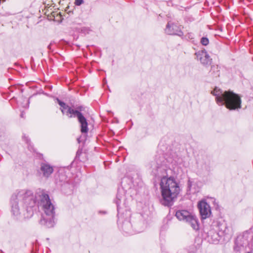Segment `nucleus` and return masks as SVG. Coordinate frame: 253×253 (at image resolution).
<instances>
[{
    "instance_id": "obj_1",
    "label": "nucleus",
    "mask_w": 253,
    "mask_h": 253,
    "mask_svg": "<svg viewBox=\"0 0 253 253\" xmlns=\"http://www.w3.org/2000/svg\"><path fill=\"white\" fill-rule=\"evenodd\" d=\"M160 185L162 204L166 206H171L180 191L178 183L173 177L164 176L161 178Z\"/></svg>"
},
{
    "instance_id": "obj_2",
    "label": "nucleus",
    "mask_w": 253,
    "mask_h": 253,
    "mask_svg": "<svg viewBox=\"0 0 253 253\" xmlns=\"http://www.w3.org/2000/svg\"><path fill=\"white\" fill-rule=\"evenodd\" d=\"M38 197L39 198V204L42 207L45 214L41 219L40 223L48 228L52 227L54 224L55 207L51 203L48 195L44 190L39 189L37 198Z\"/></svg>"
},
{
    "instance_id": "obj_3",
    "label": "nucleus",
    "mask_w": 253,
    "mask_h": 253,
    "mask_svg": "<svg viewBox=\"0 0 253 253\" xmlns=\"http://www.w3.org/2000/svg\"><path fill=\"white\" fill-rule=\"evenodd\" d=\"M211 93L216 96V100L219 105H225L227 108L235 110L241 108V100L240 97L231 91H222L215 87Z\"/></svg>"
},
{
    "instance_id": "obj_4",
    "label": "nucleus",
    "mask_w": 253,
    "mask_h": 253,
    "mask_svg": "<svg viewBox=\"0 0 253 253\" xmlns=\"http://www.w3.org/2000/svg\"><path fill=\"white\" fill-rule=\"evenodd\" d=\"M38 192L39 190L35 195H34L30 190H22L16 194L30 215L33 213L32 208L35 207L36 202H37L39 204L40 203L39 198H37Z\"/></svg>"
},
{
    "instance_id": "obj_5",
    "label": "nucleus",
    "mask_w": 253,
    "mask_h": 253,
    "mask_svg": "<svg viewBox=\"0 0 253 253\" xmlns=\"http://www.w3.org/2000/svg\"><path fill=\"white\" fill-rule=\"evenodd\" d=\"M66 114L68 116L69 118L76 117L78 118V121L81 124V131L83 133H86L88 132V124L86 118L78 110H76L72 107L69 108L66 112Z\"/></svg>"
},
{
    "instance_id": "obj_6",
    "label": "nucleus",
    "mask_w": 253,
    "mask_h": 253,
    "mask_svg": "<svg viewBox=\"0 0 253 253\" xmlns=\"http://www.w3.org/2000/svg\"><path fill=\"white\" fill-rule=\"evenodd\" d=\"M200 215L202 219H206L210 216L211 210L210 205L205 201H200L198 205Z\"/></svg>"
},
{
    "instance_id": "obj_7",
    "label": "nucleus",
    "mask_w": 253,
    "mask_h": 253,
    "mask_svg": "<svg viewBox=\"0 0 253 253\" xmlns=\"http://www.w3.org/2000/svg\"><path fill=\"white\" fill-rule=\"evenodd\" d=\"M195 54L197 59L200 61L202 64L204 65L211 64L212 59L205 50L199 51Z\"/></svg>"
},
{
    "instance_id": "obj_8",
    "label": "nucleus",
    "mask_w": 253,
    "mask_h": 253,
    "mask_svg": "<svg viewBox=\"0 0 253 253\" xmlns=\"http://www.w3.org/2000/svg\"><path fill=\"white\" fill-rule=\"evenodd\" d=\"M165 32L169 35H176L178 36L182 35L180 27L173 23H168L165 29Z\"/></svg>"
},
{
    "instance_id": "obj_9",
    "label": "nucleus",
    "mask_w": 253,
    "mask_h": 253,
    "mask_svg": "<svg viewBox=\"0 0 253 253\" xmlns=\"http://www.w3.org/2000/svg\"><path fill=\"white\" fill-rule=\"evenodd\" d=\"M17 200L19 201L17 196L16 194L13 195L11 199V211L14 215H18L20 213Z\"/></svg>"
},
{
    "instance_id": "obj_10",
    "label": "nucleus",
    "mask_w": 253,
    "mask_h": 253,
    "mask_svg": "<svg viewBox=\"0 0 253 253\" xmlns=\"http://www.w3.org/2000/svg\"><path fill=\"white\" fill-rule=\"evenodd\" d=\"M40 170L43 176L45 177H48L53 171L52 167L45 163H42L41 164Z\"/></svg>"
},
{
    "instance_id": "obj_11",
    "label": "nucleus",
    "mask_w": 253,
    "mask_h": 253,
    "mask_svg": "<svg viewBox=\"0 0 253 253\" xmlns=\"http://www.w3.org/2000/svg\"><path fill=\"white\" fill-rule=\"evenodd\" d=\"M192 214L191 213L186 210L178 211L176 212L175 216L180 220H185L186 221Z\"/></svg>"
},
{
    "instance_id": "obj_12",
    "label": "nucleus",
    "mask_w": 253,
    "mask_h": 253,
    "mask_svg": "<svg viewBox=\"0 0 253 253\" xmlns=\"http://www.w3.org/2000/svg\"><path fill=\"white\" fill-rule=\"evenodd\" d=\"M186 222H188L194 229L198 230L199 229L198 219L195 215L192 214L189 216Z\"/></svg>"
},
{
    "instance_id": "obj_13",
    "label": "nucleus",
    "mask_w": 253,
    "mask_h": 253,
    "mask_svg": "<svg viewBox=\"0 0 253 253\" xmlns=\"http://www.w3.org/2000/svg\"><path fill=\"white\" fill-rule=\"evenodd\" d=\"M210 75L212 78H217L219 76V67L218 65H212L210 72Z\"/></svg>"
},
{
    "instance_id": "obj_14",
    "label": "nucleus",
    "mask_w": 253,
    "mask_h": 253,
    "mask_svg": "<svg viewBox=\"0 0 253 253\" xmlns=\"http://www.w3.org/2000/svg\"><path fill=\"white\" fill-rule=\"evenodd\" d=\"M56 100L59 105L61 106V111L62 112V113H66V112H65V111L66 110L67 111L69 110V108H70L71 107L69 106L64 102L61 101L58 98H57Z\"/></svg>"
},
{
    "instance_id": "obj_15",
    "label": "nucleus",
    "mask_w": 253,
    "mask_h": 253,
    "mask_svg": "<svg viewBox=\"0 0 253 253\" xmlns=\"http://www.w3.org/2000/svg\"><path fill=\"white\" fill-rule=\"evenodd\" d=\"M201 43L204 45H207L209 44V39L207 38L203 37L201 40Z\"/></svg>"
},
{
    "instance_id": "obj_16",
    "label": "nucleus",
    "mask_w": 253,
    "mask_h": 253,
    "mask_svg": "<svg viewBox=\"0 0 253 253\" xmlns=\"http://www.w3.org/2000/svg\"><path fill=\"white\" fill-rule=\"evenodd\" d=\"M122 197L119 195V194H117V200L116 201V203L117 205V207H119L120 202L121 200Z\"/></svg>"
},
{
    "instance_id": "obj_17",
    "label": "nucleus",
    "mask_w": 253,
    "mask_h": 253,
    "mask_svg": "<svg viewBox=\"0 0 253 253\" xmlns=\"http://www.w3.org/2000/svg\"><path fill=\"white\" fill-rule=\"evenodd\" d=\"M83 2H84L83 0H75V4L76 5H80L82 4H83Z\"/></svg>"
},
{
    "instance_id": "obj_18",
    "label": "nucleus",
    "mask_w": 253,
    "mask_h": 253,
    "mask_svg": "<svg viewBox=\"0 0 253 253\" xmlns=\"http://www.w3.org/2000/svg\"><path fill=\"white\" fill-rule=\"evenodd\" d=\"M23 139H25V141L28 143L29 142V140L27 137H26L25 136H23Z\"/></svg>"
},
{
    "instance_id": "obj_19",
    "label": "nucleus",
    "mask_w": 253,
    "mask_h": 253,
    "mask_svg": "<svg viewBox=\"0 0 253 253\" xmlns=\"http://www.w3.org/2000/svg\"><path fill=\"white\" fill-rule=\"evenodd\" d=\"M21 117H23V113H21Z\"/></svg>"
},
{
    "instance_id": "obj_20",
    "label": "nucleus",
    "mask_w": 253,
    "mask_h": 253,
    "mask_svg": "<svg viewBox=\"0 0 253 253\" xmlns=\"http://www.w3.org/2000/svg\"><path fill=\"white\" fill-rule=\"evenodd\" d=\"M48 47L49 48H50V44L49 45Z\"/></svg>"
},
{
    "instance_id": "obj_21",
    "label": "nucleus",
    "mask_w": 253,
    "mask_h": 253,
    "mask_svg": "<svg viewBox=\"0 0 253 253\" xmlns=\"http://www.w3.org/2000/svg\"><path fill=\"white\" fill-rule=\"evenodd\" d=\"M248 253H250V252H248Z\"/></svg>"
}]
</instances>
